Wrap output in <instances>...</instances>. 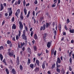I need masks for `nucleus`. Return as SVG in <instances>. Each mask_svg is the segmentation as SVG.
Instances as JSON below:
<instances>
[{
    "instance_id": "1",
    "label": "nucleus",
    "mask_w": 74,
    "mask_h": 74,
    "mask_svg": "<svg viewBox=\"0 0 74 74\" xmlns=\"http://www.w3.org/2000/svg\"><path fill=\"white\" fill-rule=\"evenodd\" d=\"M19 25H20L19 26V28L20 30H21L23 29V24H22V22L21 21H20L19 22Z\"/></svg>"
},
{
    "instance_id": "2",
    "label": "nucleus",
    "mask_w": 74,
    "mask_h": 74,
    "mask_svg": "<svg viewBox=\"0 0 74 74\" xmlns=\"http://www.w3.org/2000/svg\"><path fill=\"white\" fill-rule=\"evenodd\" d=\"M8 54L9 55V56L11 57L14 56V51L12 50V51L11 53H10V51H8Z\"/></svg>"
},
{
    "instance_id": "3",
    "label": "nucleus",
    "mask_w": 74,
    "mask_h": 74,
    "mask_svg": "<svg viewBox=\"0 0 74 74\" xmlns=\"http://www.w3.org/2000/svg\"><path fill=\"white\" fill-rule=\"evenodd\" d=\"M23 39L24 40H27V36H25V35H22L21 36Z\"/></svg>"
},
{
    "instance_id": "4",
    "label": "nucleus",
    "mask_w": 74,
    "mask_h": 74,
    "mask_svg": "<svg viewBox=\"0 0 74 74\" xmlns=\"http://www.w3.org/2000/svg\"><path fill=\"white\" fill-rule=\"evenodd\" d=\"M40 30H44L45 29V24H44L43 26H41L40 28Z\"/></svg>"
},
{
    "instance_id": "5",
    "label": "nucleus",
    "mask_w": 74,
    "mask_h": 74,
    "mask_svg": "<svg viewBox=\"0 0 74 74\" xmlns=\"http://www.w3.org/2000/svg\"><path fill=\"white\" fill-rule=\"evenodd\" d=\"M52 43V41H51L50 42H47V46L49 48H50V47H51V44Z\"/></svg>"
},
{
    "instance_id": "6",
    "label": "nucleus",
    "mask_w": 74,
    "mask_h": 74,
    "mask_svg": "<svg viewBox=\"0 0 74 74\" xmlns=\"http://www.w3.org/2000/svg\"><path fill=\"white\" fill-rule=\"evenodd\" d=\"M20 12V9H18L17 10L16 12L15 13V15L16 16H18V14H19Z\"/></svg>"
},
{
    "instance_id": "7",
    "label": "nucleus",
    "mask_w": 74,
    "mask_h": 74,
    "mask_svg": "<svg viewBox=\"0 0 74 74\" xmlns=\"http://www.w3.org/2000/svg\"><path fill=\"white\" fill-rule=\"evenodd\" d=\"M60 63H61V60H60V59L58 57L57 58V60L56 64L59 63V64H60Z\"/></svg>"
},
{
    "instance_id": "8",
    "label": "nucleus",
    "mask_w": 74,
    "mask_h": 74,
    "mask_svg": "<svg viewBox=\"0 0 74 74\" xmlns=\"http://www.w3.org/2000/svg\"><path fill=\"white\" fill-rule=\"evenodd\" d=\"M46 63V64H47V62L46 61H45L44 62L43 64H42V68L43 69H45V64Z\"/></svg>"
},
{
    "instance_id": "9",
    "label": "nucleus",
    "mask_w": 74,
    "mask_h": 74,
    "mask_svg": "<svg viewBox=\"0 0 74 74\" xmlns=\"http://www.w3.org/2000/svg\"><path fill=\"white\" fill-rule=\"evenodd\" d=\"M69 29H70L69 32H70V33H74V29H71V28H70Z\"/></svg>"
},
{
    "instance_id": "10",
    "label": "nucleus",
    "mask_w": 74,
    "mask_h": 74,
    "mask_svg": "<svg viewBox=\"0 0 74 74\" xmlns=\"http://www.w3.org/2000/svg\"><path fill=\"white\" fill-rule=\"evenodd\" d=\"M20 17L21 20H22L23 19V13H21Z\"/></svg>"
},
{
    "instance_id": "11",
    "label": "nucleus",
    "mask_w": 74,
    "mask_h": 74,
    "mask_svg": "<svg viewBox=\"0 0 74 74\" xmlns=\"http://www.w3.org/2000/svg\"><path fill=\"white\" fill-rule=\"evenodd\" d=\"M12 73L13 74H16V71L14 69H12Z\"/></svg>"
},
{
    "instance_id": "12",
    "label": "nucleus",
    "mask_w": 74,
    "mask_h": 74,
    "mask_svg": "<svg viewBox=\"0 0 74 74\" xmlns=\"http://www.w3.org/2000/svg\"><path fill=\"white\" fill-rule=\"evenodd\" d=\"M17 64L18 65H19V57H18L17 58Z\"/></svg>"
},
{
    "instance_id": "13",
    "label": "nucleus",
    "mask_w": 74,
    "mask_h": 74,
    "mask_svg": "<svg viewBox=\"0 0 74 74\" xmlns=\"http://www.w3.org/2000/svg\"><path fill=\"white\" fill-rule=\"evenodd\" d=\"M51 25V23H47L46 24V27L47 28H48V27H49V26Z\"/></svg>"
},
{
    "instance_id": "14",
    "label": "nucleus",
    "mask_w": 74,
    "mask_h": 74,
    "mask_svg": "<svg viewBox=\"0 0 74 74\" xmlns=\"http://www.w3.org/2000/svg\"><path fill=\"white\" fill-rule=\"evenodd\" d=\"M4 7H3V5L2 4H1V9H0V11H2L3 10V8Z\"/></svg>"
},
{
    "instance_id": "15",
    "label": "nucleus",
    "mask_w": 74,
    "mask_h": 74,
    "mask_svg": "<svg viewBox=\"0 0 74 74\" xmlns=\"http://www.w3.org/2000/svg\"><path fill=\"white\" fill-rule=\"evenodd\" d=\"M59 29L60 32H61V29H62V26L61 25L59 24Z\"/></svg>"
},
{
    "instance_id": "16",
    "label": "nucleus",
    "mask_w": 74,
    "mask_h": 74,
    "mask_svg": "<svg viewBox=\"0 0 74 74\" xmlns=\"http://www.w3.org/2000/svg\"><path fill=\"white\" fill-rule=\"evenodd\" d=\"M12 29H16V25L15 24H14L12 26Z\"/></svg>"
},
{
    "instance_id": "17",
    "label": "nucleus",
    "mask_w": 74,
    "mask_h": 74,
    "mask_svg": "<svg viewBox=\"0 0 74 74\" xmlns=\"http://www.w3.org/2000/svg\"><path fill=\"white\" fill-rule=\"evenodd\" d=\"M0 58L1 60V61H2V60H3V55H2V54H0Z\"/></svg>"
},
{
    "instance_id": "18",
    "label": "nucleus",
    "mask_w": 74,
    "mask_h": 74,
    "mask_svg": "<svg viewBox=\"0 0 74 74\" xmlns=\"http://www.w3.org/2000/svg\"><path fill=\"white\" fill-rule=\"evenodd\" d=\"M34 71H37V72L38 71H39V68L36 67L34 70Z\"/></svg>"
},
{
    "instance_id": "19",
    "label": "nucleus",
    "mask_w": 74,
    "mask_h": 74,
    "mask_svg": "<svg viewBox=\"0 0 74 74\" xmlns=\"http://www.w3.org/2000/svg\"><path fill=\"white\" fill-rule=\"evenodd\" d=\"M24 13L25 14V15H26V14H27V10H26V8H25L24 9Z\"/></svg>"
},
{
    "instance_id": "20",
    "label": "nucleus",
    "mask_w": 74,
    "mask_h": 74,
    "mask_svg": "<svg viewBox=\"0 0 74 74\" xmlns=\"http://www.w3.org/2000/svg\"><path fill=\"white\" fill-rule=\"evenodd\" d=\"M61 73L63 74H64V73H65V71H64V70L63 69H62Z\"/></svg>"
},
{
    "instance_id": "21",
    "label": "nucleus",
    "mask_w": 74,
    "mask_h": 74,
    "mask_svg": "<svg viewBox=\"0 0 74 74\" xmlns=\"http://www.w3.org/2000/svg\"><path fill=\"white\" fill-rule=\"evenodd\" d=\"M30 67L31 68V69H33V67H34V64H31L30 65Z\"/></svg>"
},
{
    "instance_id": "22",
    "label": "nucleus",
    "mask_w": 74,
    "mask_h": 74,
    "mask_svg": "<svg viewBox=\"0 0 74 74\" xmlns=\"http://www.w3.org/2000/svg\"><path fill=\"white\" fill-rule=\"evenodd\" d=\"M34 49V51H37V47L36 46H34L33 47Z\"/></svg>"
},
{
    "instance_id": "23",
    "label": "nucleus",
    "mask_w": 74,
    "mask_h": 74,
    "mask_svg": "<svg viewBox=\"0 0 74 74\" xmlns=\"http://www.w3.org/2000/svg\"><path fill=\"white\" fill-rule=\"evenodd\" d=\"M5 70L6 72L7 73V74H9V71H8V69L7 68H6L5 69Z\"/></svg>"
},
{
    "instance_id": "24",
    "label": "nucleus",
    "mask_w": 74,
    "mask_h": 74,
    "mask_svg": "<svg viewBox=\"0 0 74 74\" xmlns=\"http://www.w3.org/2000/svg\"><path fill=\"white\" fill-rule=\"evenodd\" d=\"M36 63L37 64L38 66H39L40 65H39V61L38 60H36Z\"/></svg>"
},
{
    "instance_id": "25",
    "label": "nucleus",
    "mask_w": 74,
    "mask_h": 74,
    "mask_svg": "<svg viewBox=\"0 0 74 74\" xmlns=\"http://www.w3.org/2000/svg\"><path fill=\"white\" fill-rule=\"evenodd\" d=\"M56 70L57 71L58 73H59L60 72V69L58 68H57L56 69Z\"/></svg>"
},
{
    "instance_id": "26",
    "label": "nucleus",
    "mask_w": 74,
    "mask_h": 74,
    "mask_svg": "<svg viewBox=\"0 0 74 74\" xmlns=\"http://www.w3.org/2000/svg\"><path fill=\"white\" fill-rule=\"evenodd\" d=\"M30 63V60L29 58L28 59V62H27V65H29V64Z\"/></svg>"
},
{
    "instance_id": "27",
    "label": "nucleus",
    "mask_w": 74,
    "mask_h": 74,
    "mask_svg": "<svg viewBox=\"0 0 74 74\" xmlns=\"http://www.w3.org/2000/svg\"><path fill=\"white\" fill-rule=\"evenodd\" d=\"M30 11H29L28 13L26 16L27 18H29V15H30Z\"/></svg>"
},
{
    "instance_id": "28",
    "label": "nucleus",
    "mask_w": 74,
    "mask_h": 74,
    "mask_svg": "<svg viewBox=\"0 0 74 74\" xmlns=\"http://www.w3.org/2000/svg\"><path fill=\"white\" fill-rule=\"evenodd\" d=\"M34 38L35 40H37V39H38V38H37V36L36 34H35L34 35Z\"/></svg>"
},
{
    "instance_id": "29",
    "label": "nucleus",
    "mask_w": 74,
    "mask_h": 74,
    "mask_svg": "<svg viewBox=\"0 0 74 74\" xmlns=\"http://www.w3.org/2000/svg\"><path fill=\"white\" fill-rule=\"evenodd\" d=\"M55 50V49H53L51 50V55H52L53 54V52H54V51Z\"/></svg>"
},
{
    "instance_id": "30",
    "label": "nucleus",
    "mask_w": 74,
    "mask_h": 74,
    "mask_svg": "<svg viewBox=\"0 0 74 74\" xmlns=\"http://www.w3.org/2000/svg\"><path fill=\"white\" fill-rule=\"evenodd\" d=\"M7 43L8 44H10L11 43V41L8 40L7 42Z\"/></svg>"
},
{
    "instance_id": "31",
    "label": "nucleus",
    "mask_w": 74,
    "mask_h": 74,
    "mask_svg": "<svg viewBox=\"0 0 74 74\" xmlns=\"http://www.w3.org/2000/svg\"><path fill=\"white\" fill-rule=\"evenodd\" d=\"M47 37V34L45 33L44 34V36L43 37V39L45 40V37Z\"/></svg>"
},
{
    "instance_id": "32",
    "label": "nucleus",
    "mask_w": 74,
    "mask_h": 74,
    "mask_svg": "<svg viewBox=\"0 0 74 74\" xmlns=\"http://www.w3.org/2000/svg\"><path fill=\"white\" fill-rule=\"evenodd\" d=\"M55 63H54L52 65L51 69H54V68H55Z\"/></svg>"
},
{
    "instance_id": "33",
    "label": "nucleus",
    "mask_w": 74,
    "mask_h": 74,
    "mask_svg": "<svg viewBox=\"0 0 74 74\" xmlns=\"http://www.w3.org/2000/svg\"><path fill=\"white\" fill-rule=\"evenodd\" d=\"M25 44V42H23V43H22V42L21 43V47H23V45H24Z\"/></svg>"
},
{
    "instance_id": "34",
    "label": "nucleus",
    "mask_w": 74,
    "mask_h": 74,
    "mask_svg": "<svg viewBox=\"0 0 74 74\" xmlns=\"http://www.w3.org/2000/svg\"><path fill=\"white\" fill-rule=\"evenodd\" d=\"M57 66V68H59L60 67V65H58V63L56 64Z\"/></svg>"
},
{
    "instance_id": "35",
    "label": "nucleus",
    "mask_w": 74,
    "mask_h": 74,
    "mask_svg": "<svg viewBox=\"0 0 74 74\" xmlns=\"http://www.w3.org/2000/svg\"><path fill=\"white\" fill-rule=\"evenodd\" d=\"M3 62L4 63L5 65H7V63H6V62H5V59H4L3 60Z\"/></svg>"
},
{
    "instance_id": "36",
    "label": "nucleus",
    "mask_w": 74,
    "mask_h": 74,
    "mask_svg": "<svg viewBox=\"0 0 74 74\" xmlns=\"http://www.w3.org/2000/svg\"><path fill=\"white\" fill-rule=\"evenodd\" d=\"M21 31L19 30L18 31V36L19 37H20L21 36Z\"/></svg>"
},
{
    "instance_id": "37",
    "label": "nucleus",
    "mask_w": 74,
    "mask_h": 74,
    "mask_svg": "<svg viewBox=\"0 0 74 74\" xmlns=\"http://www.w3.org/2000/svg\"><path fill=\"white\" fill-rule=\"evenodd\" d=\"M23 4L24 7H25L26 5V2H25V0H24L23 1Z\"/></svg>"
},
{
    "instance_id": "38",
    "label": "nucleus",
    "mask_w": 74,
    "mask_h": 74,
    "mask_svg": "<svg viewBox=\"0 0 74 74\" xmlns=\"http://www.w3.org/2000/svg\"><path fill=\"white\" fill-rule=\"evenodd\" d=\"M20 68L21 70H23V67L22 66V65H20Z\"/></svg>"
},
{
    "instance_id": "39",
    "label": "nucleus",
    "mask_w": 74,
    "mask_h": 74,
    "mask_svg": "<svg viewBox=\"0 0 74 74\" xmlns=\"http://www.w3.org/2000/svg\"><path fill=\"white\" fill-rule=\"evenodd\" d=\"M12 11H10V12L9 14V16H11V15H12Z\"/></svg>"
},
{
    "instance_id": "40",
    "label": "nucleus",
    "mask_w": 74,
    "mask_h": 74,
    "mask_svg": "<svg viewBox=\"0 0 74 74\" xmlns=\"http://www.w3.org/2000/svg\"><path fill=\"white\" fill-rule=\"evenodd\" d=\"M16 40H18V39H19V36H18L16 35Z\"/></svg>"
},
{
    "instance_id": "41",
    "label": "nucleus",
    "mask_w": 74,
    "mask_h": 74,
    "mask_svg": "<svg viewBox=\"0 0 74 74\" xmlns=\"http://www.w3.org/2000/svg\"><path fill=\"white\" fill-rule=\"evenodd\" d=\"M27 51L29 52H31V50L30 49V48H28L27 49Z\"/></svg>"
},
{
    "instance_id": "42",
    "label": "nucleus",
    "mask_w": 74,
    "mask_h": 74,
    "mask_svg": "<svg viewBox=\"0 0 74 74\" xmlns=\"http://www.w3.org/2000/svg\"><path fill=\"white\" fill-rule=\"evenodd\" d=\"M25 33H26V31L24 30L22 35H25Z\"/></svg>"
},
{
    "instance_id": "43",
    "label": "nucleus",
    "mask_w": 74,
    "mask_h": 74,
    "mask_svg": "<svg viewBox=\"0 0 74 74\" xmlns=\"http://www.w3.org/2000/svg\"><path fill=\"white\" fill-rule=\"evenodd\" d=\"M9 47H10V48H12V43L9 44Z\"/></svg>"
},
{
    "instance_id": "44",
    "label": "nucleus",
    "mask_w": 74,
    "mask_h": 74,
    "mask_svg": "<svg viewBox=\"0 0 74 74\" xmlns=\"http://www.w3.org/2000/svg\"><path fill=\"white\" fill-rule=\"evenodd\" d=\"M34 33V32H33V31H32V32H31V37H32Z\"/></svg>"
},
{
    "instance_id": "45",
    "label": "nucleus",
    "mask_w": 74,
    "mask_h": 74,
    "mask_svg": "<svg viewBox=\"0 0 74 74\" xmlns=\"http://www.w3.org/2000/svg\"><path fill=\"white\" fill-rule=\"evenodd\" d=\"M69 62L71 64L72 63V60H71V58H70L69 59Z\"/></svg>"
},
{
    "instance_id": "46",
    "label": "nucleus",
    "mask_w": 74,
    "mask_h": 74,
    "mask_svg": "<svg viewBox=\"0 0 74 74\" xmlns=\"http://www.w3.org/2000/svg\"><path fill=\"white\" fill-rule=\"evenodd\" d=\"M25 30H26V32H28V30L27 29V27L26 26H25Z\"/></svg>"
},
{
    "instance_id": "47",
    "label": "nucleus",
    "mask_w": 74,
    "mask_h": 74,
    "mask_svg": "<svg viewBox=\"0 0 74 74\" xmlns=\"http://www.w3.org/2000/svg\"><path fill=\"white\" fill-rule=\"evenodd\" d=\"M21 4V0H18V4L19 5Z\"/></svg>"
},
{
    "instance_id": "48",
    "label": "nucleus",
    "mask_w": 74,
    "mask_h": 74,
    "mask_svg": "<svg viewBox=\"0 0 74 74\" xmlns=\"http://www.w3.org/2000/svg\"><path fill=\"white\" fill-rule=\"evenodd\" d=\"M4 49V47L2 46H1L0 47V50H1V49Z\"/></svg>"
},
{
    "instance_id": "49",
    "label": "nucleus",
    "mask_w": 74,
    "mask_h": 74,
    "mask_svg": "<svg viewBox=\"0 0 74 74\" xmlns=\"http://www.w3.org/2000/svg\"><path fill=\"white\" fill-rule=\"evenodd\" d=\"M12 22H14V17H13L12 19Z\"/></svg>"
},
{
    "instance_id": "50",
    "label": "nucleus",
    "mask_w": 74,
    "mask_h": 74,
    "mask_svg": "<svg viewBox=\"0 0 74 74\" xmlns=\"http://www.w3.org/2000/svg\"><path fill=\"white\" fill-rule=\"evenodd\" d=\"M69 69L70 71H72V68H71V66H69Z\"/></svg>"
},
{
    "instance_id": "51",
    "label": "nucleus",
    "mask_w": 74,
    "mask_h": 74,
    "mask_svg": "<svg viewBox=\"0 0 74 74\" xmlns=\"http://www.w3.org/2000/svg\"><path fill=\"white\" fill-rule=\"evenodd\" d=\"M53 2H55L54 3V4H56V3H57V0H53Z\"/></svg>"
},
{
    "instance_id": "52",
    "label": "nucleus",
    "mask_w": 74,
    "mask_h": 74,
    "mask_svg": "<svg viewBox=\"0 0 74 74\" xmlns=\"http://www.w3.org/2000/svg\"><path fill=\"white\" fill-rule=\"evenodd\" d=\"M66 21L68 23H69V22H70V20H69V19L67 18Z\"/></svg>"
},
{
    "instance_id": "53",
    "label": "nucleus",
    "mask_w": 74,
    "mask_h": 74,
    "mask_svg": "<svg viewBox=\"0 0 74 74\" xmlns=\"http://www.w3.org/2000/svg\"><path fill=\"white\" fill-rule=\"evenodd\" d=\"M64 27H65V29L67 30L68 29V28L67 27V26H66V25H64Z\"/></svg>"
},
{
    "instance_id": "54",
    "label": "nucleus",
    "mask_w": 74,
    "mask_h": 74,
    "mask_svg": "<svg viewBox=\"0 0 74 74\" xmlns=\"http://www.w3.org/2000/svg\"><path fill=\"white\" fill-rule=\"evenodd\" d=\"M34 3L35 4H37V0H36L34 2Z\"/></svg>"
},
{
    "instance_id": "55",
    "label": "nucleus",
    "mask_w": 74,
    "mask_h": 74,
    "mask_svg": "<svg viewBox=\"0 0 74 74\" xmlns=\"http://www.w3.org/2000/svg\"><path fill=\"white\" fill-rule=\"evenodd\" d=\"M54 33L55 34V36H56V31L55 30L54 32Z\"/></svg>"
},
{
    "instance_id": "56",
    "label": "nucleus",
    "mask_w": 74,
    "mask_h": 74,
    "mask_svg": "<svg viewBox=\"0 0 74 74\" xmlns=\"http://www.w3.org/2000/svg\"><path fill=\"white\" fill-rule=\"evenodd\" d=\"M12 40L14 41H15V37H14L13 38Z\"/></svg>"
},
{
    "instance_id": "57",
    "label": "nucleus",
    "mask_w": 74,
    "mask_h": 74,
    "mask_svg": "<svg viewBox=\"0 0 74 74\" xmlns=\"http://www.w3.org/2000/svg\"><path fill=\"white\" fill-rule=\"evenodd\" d=\"M52 7H55L56 6V4H53L52 5Z\"/></svg>"
},
{
    "instance_id": "58",
    "label": "nucleus",
    "mask_w": 74,
    "mask_h": 74,
    "mask_svg": "<svg viewBox=\"0 0 74 74\" xmlns=\"http://www.w3.org/2000/svg\"><path fill=\"white\" fill-rule=\"evenodd\" d=\"M54 55H56V51H54Z\"/></svg>"
},
{
    "instance_id": "59",
    "label": "nucleus",
    "mask_w": 74,
    "mask_h": 74,
    "mask_svg": "<svg viewBox=\"0 0 74 74\" xmlns=\"http://www.w3.org/2000/svg\"><path fill=\"white\" fill-rule=\"evenodd\" d=\"M18 48H21V47H20V44L19 43L18 44Z\"/></svg>"
},
{
    "instance_id": "60",
    "label": "nucleus",
    "mask_w": 74,
    "mask_h": 74,
    "mask_svg": "<svg viewBox=\"0 0 74 74\" xmlns=\"http://www.w3.org/2000/svg\"><path fill=\"white\" fill-rule=\"evenodd\" d=\"M35 12H34V11H33V15L34 16L35 15Z\"/></svg>"
},
{
    "instance_id": "61",
    "label": "nucleus",
    "mask_w": 74,
    "mask_h": 74,
    "mask_svg": "<svg viewBox=\"0 0 74 74\" xmlns=\"http://www.w3.org/2000/svg\"><path fill=\"white\" fill-rule=\"evenodd\" d=\"M41 55H42V54L41 53H38V56H41Z\"/></svg>"
},
{
    "instance_id": "62",
    "label": "nucleus",
    "mask_w": 74,
    "mask_h": 74,
    "mask_svg": "<svg viewBox=\"0 0 74 74\" xmlns=\"http://www.w3.org/2000/svg\"><path fill=\"white\" fill-rule=\"evenodd\" d=\"M4 7H7V5L6 3H4L3 4Z\"/></svg>"
},
{
    "instance_id": "63",
    "label": "nucleus",
    "mask_w": 74,
    "mask_h": 74,
    "mask_svg": "<svg viewBox=\"0 0 74 74\" xmlns=\"http://www.w3.org/2000/svg\"><path fill=\"white\" fill-rule=\"evenodd\" d=\"M23 51H21L20 53H21V55H23Z\"/></svg>"
},
{
    "instance_id": "64",
    "label": "nucleus",
    "mask_w": 74,
    "mask_h": 74,
    "mask_svg": "<svg viewBox=\"0 0 74 74\" xmlns=\"http://www.w3.org/2000/svg\"><path fill=\"white\" fill-rule=\"evenodd\" d=\"M55 23L53 22V24H52V25H53V27H54V26H55Z\"/></svg>"
}]
</instances>
